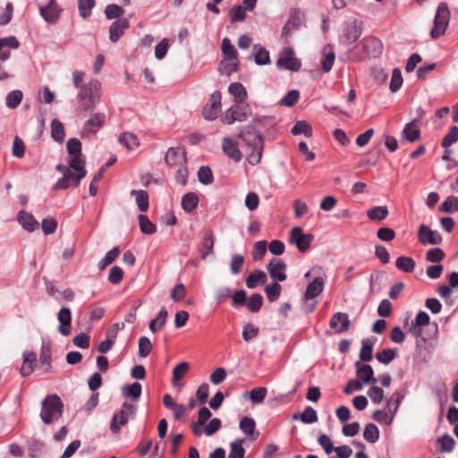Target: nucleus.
Here are the masks:
<instances>
[{"instance_id":"nucleus-62","label":"nucleus","mask_w":458,"mask_h":458,"mask_svg":"<svg viewBox=\"0 0 458 458\" xmlns=\"http://www.w3.org/2000/svg\"><path fill=\"white\" fill-rule=\"evenodd\" d=\"M238 66H239L238 60H236V61L223 60L220 64L219 70H220L221 73L229 76L233 72H234L238 70Z\"/></svg>"},{"instance_id":"nucleus-27","label":"nucleus","mask_w":458,"mask_h":458,"mask_svg":"<svg viewBox=\"0 0 458 458\" xmlns=\"http://www.w3.org/2000/svg\"><path fill=\"white\" fill-rule=\"evenodd\" d=\"M221 106V95L219 92H215L211 95L208 104L203 109L202 114H216L220 111Z\"/></svg>"},{"instance_id":"nucleus-34","label":"nucleus","mask_w":458,"mask_h":458,"mask_svg":"<svg viewBox=\"0 0 458 458\" xmlns=\"http://www.w3.org/2000/svg\"><path fill=\"white\" fill-rule=\"evenodd\" d=\"M214 241V235L212 233H209L199 244V251L200 252V257L202 259H205L208 254L213 252Z\"/></svg>"},{"instance_id":"nucleus-52","label":"nucleus","mask_w":458,"mask_h":458,"mask_svg":"<svg viewBox=\"0 0 458 458\" xmlns=\"http://www.w3.org/2000/svg\"><path fill=\"white\" fill-rule=\"evenodd\" d=\"M246 304L250 312H258L263 304V297L259 293H253Z\"/></svg>"},{"instance_id":"nucleus-5","label":"nucleus","mask_w":458,"mask_h":458,"mask_svg":"<svg viewBox=\"0 0 458 458\" xmlns=\"http://www.w3.org/2000/svg\"><path fill=\"white\" fill-rule=\"evenodd\" d=\"M276 64L277 68L292 72H298L301 66V61L294 57V51L291 47H286L280 53Z\"/></svg>"},{"instance_id":"nucleus-55","label":"nucleus","mask_w":458,"mask_h":458,"mask_svg":"<svg viewBox=\"0 0 458 458\" xmlns=\"http://www.w3.org/2000/svg\"><path fill=\"white\" fill-rule=\"evenodd\" d=\"M396 356V352L393 349H384L376 354V359L383 364H389Z\"/></svg>"},{"instance_id":"nucleus-38","label":"nucleus","mask_w":458,"mask_h":458,"mask_svg":"<svg viewBox=\"0 0 458 458\" xmlns=\"http://www.w3.org/2000/svg\"><path fill=\"white\" fill-rule=\"evenodd\" d=\"M51 136L57 142H63L65 137L64 126L57 119L51 122Z\"/></svg>"},{"instance_id":"nucleus-64","label":"nucleus","mask_w":458,"mask_h":458,"mask_svg":"<svg viewBox=\"0 0 458 458\" xmlns=\"http://www.w3.org/2000/svg\"><path fill=\"white\" fill-rule=\"evenodd\" d=\"M199 181L203 184H209L213 182V174L208 166H201L198 171Z\"/></svg>"},{"instance_id":"nucleus-18","label":"nucleus","mask_w":458,"mask_h":458,"mask_svg":"<svg viewBox=\"0 0 458 458\" xmlns=\"http://www.w3.org/2000/svg\"><path fill=\"white\" fill-rule=\"evenodd\" d=\"M325 282L322 277H316L310 282L304 293L306 301L314 300L317 296L322 293L324 290Z\"/></svg>"},{"instance_id":"nucleus-41","label":"nucleus","mask_w":458,"mask_h":458,"mask_svg":"<svg viewBox=\"0 0 458 458\" xmlns=\"http://www.w3.org/2000/svg\"><path fill=\"white\" fill-rule=\"evenodd\" d=\"M374 341L370 339H364L360 352V359L362 361H370L372 360V352Z\"/></svg>"},{"instance_id":"nucleus-30","label":"nucleus","mask_w":458,"mask_h":458,"mask_svg":"<svg viewBox=\"0 0 458 458\" xmlns=\"http://www.w3.org/2000/svg\"><path fill=\"white\" fill-rule=\"evenodd\" d=\"M363 47L369 57H376L381 53V42L375 38L364 39Z\"/></svg>"},{"instance_id":"nucleus-26","label":"nucleus","mask_w":458,"mask_h":458,"mask_svg":"<svg viewBox=\"0 0 458 458\" xmlns=\"http://www.w3.org/2000/svg\"><path fill=\"white\" fill-rule=\"evenodd\" d=\"M267 280V274L261 270H254L246 278V286L254 289L258 284H264Z\"/></svg>"},{"instance_id":"nucleus-16","label":"nucleus","mask_w":458,"mask_h":458,"mask_svg":"<svg viewBox=\"0 0 458 458\" xmlns=\"http://www.w3.org/2000/svg\"><path fill=\"white\" fill-rule=\"evenodd\" d=\"M39 13L46 21L55 23L60 16L61 10L55 0H49L46 6H39Z\"/></svg>"},{"instance_id":"nucleus-42","label":"nucleus","mask_w":458,"mask_h":458,"mask_svg":"<svg viewBox=\"0 0 458 458\" xmlns=\"http://www.w3.org/2000/svg\"><path fill=\"white\" fill-rule=\"evenodd\" d=\"M291 132L293 135L304 134L306 137L312 136V128L310 123L306 121H299L292 128Z\"/></svg>"},{"instance_id":"nucleus-58","label":"nucleus","mask_w":458,"mask_h":458,"mask_svg":"<svg viewBox=\"0 0 458 458\" xmlns=\"http://www.w3.org/2000/svg\"><path fill=\"white\" fill-rule=\"evenodd\" d=\"M23 94L21 90H13L6 96V105L10 108H15L17 107L21 99H22Z\"/></svg>"},{"instance_id":"nucleus-40","label":"nucleus","mask_w":458,"mask_h":458,"mask_svg":"<svg viewBox=\"0 0 458 458\" xmlns=\"http://www.w3.org/2000/svg\"><path fill=\"white\" fill-rule=\"evenodd\" d=\"M363 437L369 443H376L379 438L378 428L373 423L367 424L363 431Z\"/></svg>"},{"instance_id":"nucleus-14","label":"nucleus","mask_w":458,"mask_h":458,"mask_svg":"<svg viewBox=\"0 0 458 458\" xmlns=\"http://www.w3.org/2000/svg\"><path fill=\"white\" fill-rule=\"evenodd\" d=\"M357 377L361 383L375 385L377 378L374 377V371L370 365L361 364L360 361L355 362Z\"/></svg>"},{"instance_id":"nucleus-53","label":"nucleus","mask_w":458,"mask_h":458,"mask_svg":"<svg viewBox=\"0 0 458 458\" xmlns=\"http://www.w3.org/2000/svg\"><path fill=\"white\" fill-rule=\"evenodd\" d=\"M394 418V414L392 412V414H388V412L382 411V410H377L372 413V419L379 423H383L386 425H390Z\"/></svg>"},{"instance_id":"nucleus-15","label":"nucleus","mask_w":458,"mask_h":458,"mask_svg":"<svg viewBox=\"0 0 458 458\" xmlns=\"http://www.w3.org/2000/svg\"><path fill=\"white\" fill-rule=\"evenodd\" d=\"M57 319L59 321L58 331L61 335L67 336L71 334L72 327V313L69 308H62L58 314Z\"/></svg>"},{"instance_id":"nucleus-3","label":"nucleus","mask_w":458,"mask_h":458,"mask_svg":"<svg viewBox=\"0 0 458 458\" xmlns=\"http://www.w3.org/2000/svg\"><path fill=\"white\" fill-rule=\"evenodd\" d=\"M64 404L57 394H48L41 403L40 418L45 424H51L63 414Z\"/></svg>"},{"instance_id":"nucleus-21","label":"nucleus","mask_w":458,"mask_h":458,"mask_svg":"<svg viewBox=\"0 0 458 458\" xmlns=\"http://www.w3.org/2000/svg\"><path fill=\"white\" fill-rule=\"evenodd\" d=\"M164 405L174 412L175 420H181L186 414V408L182 404L176 403L171 394H165L163 397Z\"/></svg>"},{"instance_id":"nucleus-10","label":"nucleus","mask_w":458,"mask_h":458,"mask_svg":"<svg viewBox=\"0 0 458 458\" xmlns=\"http://www.w3.org/2000/svg\"><path fill=\"white\" fill-rule=\"evenodd\" d=\"M165 163L170 166H182L186 164V151L182 148H170L165 157Z\"/></svg>"},{"instance_id":"nucleus-37","label":"nucleus","mask_w":458,"mask_h":458,"mask_svg":"<svg viewBox=\"0 0 458 458\" xmlns=\"http://www.w3.org/2000/svg\"><path fill=\"white\" fill-rule=\"evenodd\" d=\"M396 267L405 273H411L414 270L416 263L411 257L401 256L395 261Z\"/></svg>"},{"instance_id":"nucleus-13","label":"nucleus","mask_w":458,"mask_h":458,"mask_svg":"<svg viewBox=\"0 0 458 458\" xmlns=\"http://www.w3.org/2000/svg\"><path fill=\"white\" fill-rule=\"evenodd\" d=\"M361 35L360 23L354 20L351 23L347 24L343 34V38L345 44H354Z\"/></svg>"},{"instance_id":"nucleus-12","label":"nucleus","mask_w":458,"mask_h":458,"mask_svg":"<svg viewBox=\"0 0 458 458\" xmlns=\"http://www.w3.org/2000/svg\"><path fill=\"white\" fill-rule=\"evenodd\" d=\"M223 152L232 160L238 163L242 158V154L235 141L229 137H225L222 140Z\"/></svg>"},{"instance_id":"nucleus-29","label":"nucleus","mask_w":458,"mask_h":458,"mask_svg":"<svg viewBox=\"0 0 458 458\" xmlns=\"http://www.w3.org/2000/svg\"><path fill=\"white\" fill-rule=\"evenodd\" d=\"M199 204V197L194 192H188L182 199V208L186 213H191Z\"/></svg>"},{"instance_id":"nucleus-20","label":"nucleus","mask_w":458,"mask_h":458,"mask_svg":"<svg viewBox=\"0 0 458 458\" xmlns=\"http://www.w3.org/2000/svg\"><path fill=\"white\" fill-rule=\"evenodd\" d=\"M128 27V19L123 18L114 21L109 28V39L114 43L116 42Z\"/></svg>"},{"instance_id":"nucleus-25","label":"nucleus","mask_w":458,"mask_h":458,"mask_svg":"<svg viewBox=\"0 0 458 458\" xmlns=\"http://www.w3.org/2000/svg\"><path fill=\"white\" fill-rule=\"evenodd\" d=\"M36 353L33 352H23V363L20 369L21 374L23 377L30 376L33 370L36 362Z\"/></svg>"},{"instance_id":"nucleus-51","label":"nucleus","mask_w":458,"mask_h":458,"mask_svg":"<svg viewBox=\"0 0 458 458\" xmlns=\"http://www.w3.org/2000/svg\"><path fill=\"white\" fill-rule=\"evenodd\" d=\"M104 123L102 116H91L85 123L84 130L89 133H95Z\"/></svg>"},{"instance_id":"nucleus-28","label":"nucleus","mask_w":458,"mask_h":458,"mask_svg":"<svg viewBox=\"0 0 458 458\" xmlns=\"http://www.w3.org/2000/svg\"><path fill=\"white\" fill-rule=\"evenodd\" d=\"M221 50L224 55V60L226 61H236L238 60V53L230 39L225 38L222 40Z\"/></svg>"},{"instance_id":"nucleus-44","label":"nucleus","mask_w":458,"mask_h":458,"mask_svg":"<svg viewBox=\"0 0 458 458\" xmlns=\"http://www.w3.org/2000/svg\"><path fill=\"white\" fill-rule=\"evenodd\" d=\"M119 253L120 250L118 247H114L107 251L104 259L98 264L99 270H104L107 266L111 265L118 257Z\"/></svg>"},{"instance_id":"nucleus-46","label":"nucleus","mask_w":458,"mask_h":458,"mask_svg":"<svg viewBox=\"0 0 458 458\" xmlns=\"http://www.w3.org/2000/svg\"><path fill=\"white\" fill-rule=\"evenodd\" d=\"M439 211L445 213H454L458 211V198L450 196L439 206Z\"/></svg>"},{"instance_id":"nucleus-1","label":"nucleus","mask_w":458,"mask_h":458,"mask_svg":"<svg viewBox=\"0 0 458 458\" xmlns=\"http://www.w3.org/2000/svg\"><path fill=\"white\" fill-rule=\"evenodd\" d=\"M257 123L241 127L237 135L248 147V161L251 165L260 162L264 149L263 137L256 128Z\"/></svg>"},{"instance_id":"nucleus-56","label":"nucleus","mask_w":458,"mask_h":458,"mask_svg":"<svg viewBox=\"0 0 458 458\" xmlns=\"http://www.w3.org/2000/svg\"><path fill=\"white\" fill-rule=\"evenodd\" d=\"M124 13L123 7L117 4H108L105 9V15L108 20L118 19Z\"/></svg>"},{"instance_id":"nucleus-22","label":"nucleus","mask_w":458,"mask_h":458,"mask_svg":"<svg viewBox=\"0 0 458 458\" xmlns=\"http://www.w3.org/2000/svg\"><path fill=\"white\" fill-rule=\"evenodd\" d=\"M321 66L325 72L331 71L335 59V54L331 45H327L321 51Z\"/></svg>"},{"instance_id":"nucleus-60","label":"nucleus","mask_w":458,"mask_h":458,"mask_svg":"<svg viewBox=\"0 0 458 458\" xmlns=\"http://www.w3.org/2000/svg\"><path fill=\"white\" fill-rule=\"evenodd\" d=\"M244 264V257L240 254H234L231 258L230 270L233 275H237L241 272Z\"/></svg>"},{"instance_id":"nucleus-50","label":"nucleus","mask_w":458,"mask_h":458,"mask_svg":"<svg viewBox=\"0 0 458 458\" xmlns=\"http://www.w3.org/2000/svg\"><path fill=\"white\" fill-rule=\"evenodd\" d=\"M94 6L95 0H78L79 13L84 19L90 15Z\"/></svg>"},{"instance_id":"nucleus-6","label":"nucleus","mask_w":458,"mask_h":458,"mask_svg":"<svg viewBox=\"0 0 458 458\" xmlns=\"http://www.w3.org/2000/svg\"><path fill=\"white\" fill-rule=\"evenodd\" d=\"M314 236L310 233H304L302 228L295 226L291 230L289 242L296 245L301 252H306L313 241Z\"/></svg>"},{"instance_id":"nucleus-48","label":"nucleus","mask_w":458,"mask_h":458,"mask_svg":"<svg viewBox=\"0 0 458 458\" xmlns=\"http://www.w3.org/2000/svg\"><path fill=\"white\" fill-rule=\"evenodd\" d=\"M258 51L255 54L254 61L258 65H264L270 64V57H269V52L262 47H259L258 45L254 46V49H257Z\"/></svg>"},{"instance_id":"nucleus-49","label":"nucleus","mask_w":458,"mask_h":458,"mask_svg":"<svg viewBox=\"0 0 458 458\" xmlns=\"http://www.w3.org/2000/svg\"><path fill=\"white\" fill-rule=\"evenodd\" d=\"M139 223L140 231L146 234H153L157 231L156 225L148 219L147 216L140 215Z\"/></svg>"},{"instance_id":"nucleus-61","label":"nucleus","mask_w":458,"mask_h":458,"mask_svg":"<svg viewBox=\"0 0 458 458\" xmlns=\"http://www.w3.org/2000/svg\"><path fill=\"white\" fill-rule=\"evenodd\" d=\"M437 442L440 444L441 452L450 453L453 451L455 442L452 437L447 434L443 435L440 438L437 439Z\"/></svg>"},{"instance_id":"nucleus-24","label":"nucleus","mask_w":458,"mask_h":458,"mask_svg":"<svg viewBox=\"0 0 458 458\" xmlns=\"http://www.w3.org/2000/svg\"><path fill=\"white\" fill-rule=\"evenodd\" d=\"M17 219L21 226L29 232H33L38 228V222L31 214L24 210L19 212Z\"/></svg>"},{"instance_id":"nucleus-19","label":"nucleus","mask_w":458,"mask_h":458,"mask_svg":"<svg viewBox=\"0 0 458 458\" xmlns=\"http://www.w3.org/2000/svg\"><path fill=\"white\" fill-rule=\"evenodd\" d=\"M330 327L335 329V333L347 331L350 326L348 315L343 312H337L330 319Z\"/></svg>"},{"instance_id":"nucleus-45","label":"nucleus","mask_w":458,"mask_h":458,"mask_svg":"<svg viewBox=\"0 0 458 458\" xmlns=\"http://www.w3.org/2000/svg\"><path fill=\"white\" fill-rule=\"evenodd\" d=\"M282 287L281 285L275 282L271 283L265 287V293L267 294V298L270 302H274L278 300L281 293Z\"/></svg>"},{"instance_id":"nucleus-54","label":"nucleus","mask_w":458,"mask_h":458,"mask_svg":"<svg viewBox=\"0 0 458 458\" xmlns=\"http://www.w3.org/2000/svg\"><path fill=\"white\" fill-rule=\"evenodd\" d=\"M403 82V80L400 69L394 68L393 70L392 78L389 85L390 90L392 92L398 91L402 87Z\"/></svg>"},{"instance_id":"nucleus-2","label":"nucleus","mask_w":458,"mask_h":458,"mask_svg":"<svg viewBox=\"0 0 458 458\" xmlns=\"http://www.w3.org/2000/svg\"><path fill=\"white\" fill-rule=\"evenodd\" d=\"M101 98V83L91 80L81 86L78 94L79 108L82 112H92Z\"/></svg>"},{"instance_id":"nucleus-4","label":"nucleus","mask_w":458,"mask_h":458,"mask_svg":"<svg viewBox=\"0 0 458 458\" xmlns=\"http://www.w3.org/2000/svg\"><path fill=\"white\" fill-rule=\"evenodd\" d=\"M449 19L450 13L447 4L445 3L439 4L435 15L434 25L430 31L432 38H437L445 32Z\"/></svg>"},{"instance_id":"nucleus-17","label":"nucleus","mask_w":458,"mask_h":458,"mask_svg":"<svg viewBox=\"0 0 458 458\" xmlns=\"http://www.w3.org/2000/svg\"><path fill=\"white\" fill-rule=\"evenodd\" d=\"M420 138V129L418 124L417 120H413L411 123H408L403 127L401 133V140H406L409 142H415L419 140Z\"/></svg>"},{"instance_id":"nucleus-36","label":"nucleus","mask_w":458,"mask_h":458,"mask_svg":"<svg viewBox=\"0 0 458 458\" xmlns=\"http://www.w3.org/2000/svg\"><path fill=\"white\" fill-rule=\"evenodd\" d=\"M190 365L188 362L182 361L176 365L173 369L172 384L177 386L178 382L183 378V377L189 371Z\"/></svg>"},{"instance_id":"nucleus-39","label":"nucleus","mask_w":458,"mask_h":458,"mask_svg":"<svg viewBox=\"0 0 458 458\" xmlns=\"http://www.w3.org/2000/svg\"><path fill=\"white\" fill-rule=\"evenodd\" d=\"M167 316H168L167 310L164 308L161 309L158 313V316L155 319H152L149 323L150 331L152 333H156L158 330H160L163 327V326L165 325Z\"/></svg>"},{"instance_id":"nucleus-33","label":"nucleus","mask_w":458,"mask_h":458,"mask_svg":"<svg viewBox=\"0 0 458 458\" xmlns=\"http://www.w3.org/2000/svg\"><path fill=\"white\" fill-rule=\"evenodd\" d=\"M131 194L135 196V200L140 211L146 212L149 207L148 192L144 190H132Z\"/></svg>"},{"instance_id":"nucleus-63","label":"nucleus","mask_w":458,"mask_h":458,"mask_svg":"<svg viewBox=\"0 0 458 458\" xmlns=\"http://www.w3.org/2000/svg\"><path fill=\"white\" fill-rule=\"evenodd\" d=\"M152 350L150 340L146 336H141L139 340V355L141 358L147 357Z\"/></svg>"},{"instance_id":"nucleus-7","label":"nucleus","mask_w":458,"mask_h":458,"mask_svg":"<svg viewBox=\"0 0 458 458\" xmlns=\"http://www.w3.org/2000/svg\"><path fill=\"white\" fill-rule=\"evenodd\" d=\"M136 412V407L133 404L124 403L119 412L115 413L110 424V429L114 433H117L121 427L128 421L129 415Z\"/></svg>"},{"instance_id":"nucleus-32","label":"nucleus","mask_w":458,"mask_h":458,"mask_svg":"<svg viewBox=\"0 0 458 458\" xmlns=\"http://www.w3.org/2000/svg\"><path fill=\"white\" fill-rule=\"evenodd\" d=\"M255 426H256L255 420L250 417H244L240 421L241 430L244 434L250 436L252 440H256L259 437V432L254 434Z\"/></svg>"},{"instance_id":"nucleus-43","label":"nucleus","mask_w":458,"mask_h":458,"mask_svg":"<svg viewBox=\"0 0 458 458\" xmlns=\"http://www.w3.org/2000/svg\"><path fill=\"white\" fill-rule=\"evenodd\" d=\"M119 141L128 149H134L139 146L137 136L131 132H124L119 137Z\"/></svg>"},{"instance_id":"nucleus-23","label":"nucleus","mask_w":458,"mask_h":458,"mask_svg":"<svg viewBox=\"0 0 458 458\" xmlns=\"http://www.w3.org/2000/svg\"><path fill=\"white\" fill-rule=\"evenodd\" d=\"M228 91L235 98V105L241 107L244 105V99L247 97V91L243 85L240 82H233L230 84Z\"/></svg>"},{"instance_id":"nucleus-31","label":"nucleus","mask_w":458,"mask_h":458,"mask_svg":"<svg viewBox=\"0 0 458 458\" xmlns=\"http://www.w3.org/2000/svg\"><path fill=\"white\" fill-rule=\"evenodd\" d=\"M293 420H301L303 423L312 424L318 421L317 411L310 406H307L301 413H295Z\"/></svg>"},{"instance_id":"nucleus-35","label":"nucleus","mask_w":458,"mask_h":458,"mask_svg":"<svg viewBox=\"0 0 458 458\" xmlns=\"http://www.w3.org/2000/svg\"><path fill=\"white\" fill-rule=\"evenodd\" d=\"M367 216L370 220L382 221L388 216L386 206H376L367 211Z\"/></svg>"},{"instance_id":"nucleus-57","label":"nucleus","mask_w":458,"mask_h":458,"mask_svg":"<svg viewBox=\"0 0 458 458\" xmlns=\"http://www.w3.org/2000/svg\"><path fill=\"white\" fill-rule=\"evenodd\" d=\"M39 361L44 372L48 373L51 370V352L49 348H42L39 356Z\"/></svg>"},{"instance_id":"nucleus-11","label":"nucleus","mask_w":458,"mask_h":458,"mask_svg":"<svg viewBox=\"0 0 458 458\" xmlns=\"http://www.w3.org/2000/svg\"><path fill=\"white\" fill-rule=\"evenodd\" d=\"M286 265L280 259H273L267 265V271L270 277L276 281H284L286 279Z\"/></svg>"},{"instance_id":"nucleus-59","label":"nucleus","mask_w":458,"mask_h":458,"mask_svg":"<svg viewBox=\"0 0 458 458\" xmlns=\"http://www.w3.org/2000/svg\"><path fill=\"white\" fill-rule=\"evenodd\" d=\"M458 140V127L453 126L449 132L443 138L441 146L444 148H449L452 144Z\"/></svg>"},{"instance_id":"nucleus-47","label":"nucleus","mask_w":458,"mask_h":458,"mask_svg":"<svg viewBox=\"0 0 458 458\" xmlns=\"http://www.w3.org/2000/svg\"><path fill=\"white\" fill-rule=\"evenodd\" d=\"M243 439H238L230 444L228 458H243L245 450L242 447Z\"/></svg>"},{"instance_id":"nucleus-9","label":"nucleus","mask_w":458,"mask_h":458,"mask_svg":"<svg viewBox=\"0 0 458 458\" xmlns=\"http://www.w3.org/2000/svg\"><path fill=\"white\" fill-rule=\"evenodd\" d=\"M69 167L76 172L75 174V186H78L82 178L85 177L87 171L85 169V161L82 159V155H71L68 156Z\"/></svg>"},{"instance_id":"nucleus-8","label":"nucleus","mask_w":458,"mask_h":458,"mask_svg":"<svg viewBox=\"0 0 458 458\" xmlns=\"http://www.w3.org/2000/svg\"><path fill=\"white\" fill-rule=\"evenodd\" d=\"M418 239L423 245H437L440 244L443 240L441 234L438 232L433 231L427 225H421L419 227Z\"/></svg>"}]
</instances>
